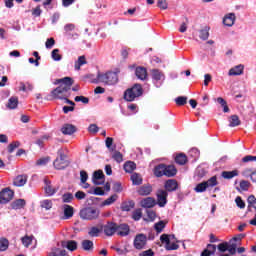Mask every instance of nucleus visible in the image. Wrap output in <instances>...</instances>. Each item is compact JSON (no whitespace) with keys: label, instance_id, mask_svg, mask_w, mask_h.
Wrapping results in <instances>:
<instances>
[{"label":"nucleus","instance_id":"nucleus-1","mask_svg":"<svg viewBox=\"0 0 256 256\" xmlns=\"http://www.w3.org/2000/svg\"><path fill=\"white\" fill-rule=\"evenodd\" d=\"M57 83H60L59 87L51 92L53 99H65V97H69L67 93L71 90L73 79H71V77H65L56 80V84Z\"/></svg>","mask_w":256,"mask_h":256},{"label":"nucleus","instance_id":"nucleus-2","mask_svg":"<svg viewBox=\"0 0 256 256\" xmlns=\"http://www.w3.org/2000/svg\"><path fill=\"white\" fill-rule=\"evenodd\" d=\"M143 95V88L139 84H135L132 88H129L124 93L125 101H135L137 97Z\"/></svg>","mask_w":256,"mask_h":256},{"label":"nucleus","instance_id":"nucleus-3","mask_svg":"<svg viewBox=\"0 0 256 256\" xmlns=\"http://www.w3.org/2000/svg\"><path fill=\"white\" fill-rule=\"evenodd\" d=\"M97 79L105 85H115L119 81V76L115 72L99 73Z\"/></svg>","mask_w":256,"mask_h":256},{"label":"nucleus","instance_id":"nucleus-4","mask_svg":"<svg viewBox=\"0 0 256 256\" xmlns=\"http://www.w3.org/2000/svg\"><path fill=\"white\" fill-rule=\"evenodd\" d=\"M99 215V209L93 207L84 208L80 211V217L85 221H93L95 219H99Z\"/></svg>","mask_w":256,"mask_h":256},{"label":"nucleus","instance_id":"nucleus-5","mask_svg":"<svg viewBox=\"0 0 256 256\" xmlns=\"http://www.w3.org/2000/svg\"><path fill=\"white\" fill-rule=\"evenodd\" d=\"M66 157L67 156H65L63 150H59L58 157L53 162L54 168L58 171H61L63 169H66V167H69V161H67Z\"/></svg>","mask_w":256,"mask_h":256},{"label":"nucleus","instance_id":"nucleus-6","mask_svg":"<svg viewBox=\"0 0 256 256\" xmlns=\"http://www.w3.org/2000/svg\"><path fill=\"white\" fill-rule=\"evenodd\" d=\"M147 245V236L145 234H138L134 238V247L135 249L141 250Z\"/></svg>","mask_w":256,"mask_h":256},{"label":"nucleus","instance_id":"nucleus-7","mask_svg":"<svg viewBox=\"0 0 256 256\" xmlns=\"http://www.w3.org/2000/svg\"><path fill=\"white\" fill-rule=\"evenodd\" d=\"M13 191L9 188H5L0 192V204L9 203L13 199Z\"/></svg>","mask_w":256,"mask_h":256},{"label":"nucleus","instance_id":"nucleus-8","mask_svg":"<svg viewBox=\"0 0 256 256\" xmlns=\"http://www.w3.org/2000/svg\"><path fill=\"white\" fill-rule=\"evenodd\" d=\"M92 183H94V185H103V183H105V174H103L102 170L93 173Z\"/></svg>","mask_w":256,"mask_h":256},{"label":"nucleus","instance_id":"nucleus-9","mask_svg":"<svg viewBox=\"0 0 256 256\" xmlns=\"http://www.w3.org/2000/svg\"><path fill=\"white\" fill-rule=\"evenodd\" d=\"M167 191L165 190H158L157 191V203L159 207H165L167 205Z\"/></svg>","mask_w":256,"mask_h":256},{"label":"nucleus","instance_id":"nucleus-10","mask_svg":"<svg viewBox=\"0 0 256 256\" xmlns=\"http://www.w3.org/2000/svg\"><path fill=\"white\" fill-rule=\"evenodd\" d=\"M103 229L107 237H112V235H115V233H117V224L109 222L108 224L104 225Z\"/></svg>","mask_w":256,"mask_h":256},{"label":"nucleus","instance_id":"nucleus-11","mask_svg":"<svg viewBox=\"0 0 256 256\" xmlns=\"http://www.w3.org/2000/svg\"><path fill=\"white\" fill-rule=\"evenodd\" d=\"M27 179L28 177L25 174L18 175L15 177L13 185H15V187H24L27 184Z\"/></svg>","mask_w":256,"mask_h":256},{"label":"nucleus","instance_id":"nucleus-12","mask_svg":"<svg viewBox=\"0 0 256 256\" xmlns=\"http://www.w3.org/2000/svg\"><path fill=\"white\" fill-rule=\"evenodd\" d=\"M130 231L131 230L129 228V225H127V224H120L119 226H117V229H116V233L120 237H127V235H129Z\"/></svg>","mask_w":256,"mask_h":256},{"label":"nucleus","instance_id":"nucleus-13","mask_svg":"<svg viewBox=\"0 0 256 256\" xmlns=\"http://www.w3.org/2000/svg\"><path fill=\"white\" fill-rule=\"evenodd\" d=\"M140 205L144 209H151V207H155V198L147 197L140 201Z\"/></svg>","mask_w":256,"mask_h":256},{"label":"nucleus","instance_id":"nucleus-14","mask_svg":"<svg viewBox=\"0 0 256 256\" xmlns=\"http://www.w3.org/2000/svg\"><path fill=\"white\" fill-rule=\"evenodd\" d=\"M245 69V66L239 64L233 68H231L228 72V75L230 77L237 76V75H243V71Z\"/></svg>","mask_w":256,"mask_h":256},{"label":"nucleus","instance_id":"nucleus-15","mask_svg":"<svg viewBox=\"0 0 256 256\" xmlns=\"http://www.w3.org/2000/svg\"><path fill=\"white\" fill-rule=\"evenodd\" d=\"M63 135H73L77 128L73 124H64L61 128Z\"/></svg>","mask_w":256,"mask_h":256},{"label":"nucleus","instance_id":"nucleus-16","mask_svg":"<svg viewBox=\"0 0 256 256\" xmlns=\"http://www.w3.org/2000/svg\"><path fill=\"white\" fill-rule=\"evenodd\" d=\"M135 75L141 81H145L147 79V69H145V67H137Z\"/></svg>","mask_w":256,"mask_h":256},{"label":"nucleus","instance_id":"nucleus-17","mask_svg":"<svg viewBox=\"0 0 256 256\" xmlns=\"http://www.w3.org/2000/svg\"><path fill=\"white\" fill-rule=\"evenodd\" d=\"M223 23L224 25H226V27H233V25H235V14H227L223 19Z\"/></svg>","mask_w":256,"mask_h":256},{"label":"nucleus","instance_id":"nucleus-18","mask_svg":"<svg viewBox=\"0 0 256 256\" xmlns=\"http://www.w3.org/2000/svg\"><path fill=\"white\" fill-rule=\"evenodd\" d=\"M164 175L166 177H175L177 175V168L173 165H165Z\"/></svg>","mask_w":256,"mask_h":256},{"label":"nucleus","instance_id":"nucleus-19","mask_svg":"<svg viewBox=\"0 0 256 256\" xmlns=\"http://www.w3.org/2000/svg\"><path fill=\"white\" fill-rule=\"evenodd\" d=\"M87 179H89V175L85 170L80 171V181L82 183L83 189H89L90 185L87 183Z\"/></svg>","mask_w":256,"mask_h":256},{"label":"nucleus","instance_id":"nucleus-20","mask_svg":"<svg viewBox=\"0 0 256 256\" xmlns=\"http://www.w3.org/2000/svg\"><path fill=\"white\" fill-rule=\"evenodd\" d=\"M177 187H179V184L176 182V180L170 179L165 183L166 191H177Z\"/></svg>","mask_w":256,"mask_h":256},{"label":"nucleus","instance_id":"nucleus-21","mask_svg":"<svg viewBox=\"0 0 256 256\" xmlns=\"http://www.w3.org/2000/svg\"><path fill=\"white\" fill-rule=\"evenodd\" d=\"M59 188L57 187H53V185L51 184V182L46 181V186H45V193L51 197L52 195H55L57 193V190Z\"/></svg>","mask_w":256,"mask_h":256},{"label":"nucleus","instance_id":"nucleus-22","mask_svg":"<svg viewBox=\"0 0 256 256\" xmlns=\"http://www.w3.org/2000/svg\"><path fill=\"white\" fill-rule=\"evenodd\" d=\"M63 211H64V219H71V217H73V214H74L73 206H69L65 204L63 206Z\"/></svg>","mask_w":256,"mask_h":256},{"label":"nucleus","instance_id":"nucleus-23","mask_svg":"<svg viewBox=\"0 0 256 256\" xmlns=\"http://www.w3.org/2000/svg\"><path fill=\"white\" fill-rule=\"evenodd\" d=\"M151 191H153V188L151 185H143L138 189V195L146 196L151 195Z\"/></svg>","mask_w":256,"mask_h":256},{"label":"nucleus","instance_id":"nucleus-24","mask_svg":"<svg viewBox=\"0 0 256 256\" xmlns=\"http://www.w3.org/2000/svg\"><path fill=\"white\" fill-rule=\"evenodd\" d=\"M117 199H119V196L117 194H113L112 196H110L108 199L104 200L101 204L100 207H107L109 205H113V203H115V201H117Z\"/></svg>","mask_w":256,"mask_h":256},{"label":"nucleus","instance_id":"nucleus-25","mask_svg":"<svg viewBox=\"0 0 256 256\" xmlns=\"http://www.w3.org/2000/svg\"><path fill=\"white\" fill-rule=\"evenodd\" d=\"M215 251H217V246L213 245V244H209L207 246V249H205L201 256H211V255H215Z\"/></svg>","mask_w":256,"mask_h":256},{"label":"nucleus","instance_id":"nucleus-26","mask_svg":"<svg viewBox=\"0 0 256 256\" xmlns=\"http://www.w3.org/2000/svg\"><path fill=\"white\" fill-rule=\"evenodd\" d=\"M17 105H19V98L17 96H12L8 100L7 108L8 109H17Z\"/></svg>","mask_w":256,"mask_h":256},{"label":"nucleus","instance_id":"nucleus-27","mask_svg":"<svg viewBox=\"0 0 256 256\" xmlns=\"http://www.w3.org/2000/svg\"><path fill=\"white\" fill-rule=\"evenodd\" d=\"M62 247H67L69 251H75L77 249V242L75 240L63 241Z\"/></svg>","mask_w":256,"mask_h":256},{"label":"nucleus","instance_id":"nucleus-28","mask_svg":"<svg viewBox=\"0 0 256 256\" xmlns=\"http://www.w3.org/2000/svg\"><path fill=\"white\" fill-rule=\"evenodd\" d=\"M238 175H239L238 170L223 171L222 172L223 179H233V177H237Z\"/></svg>","mask_w":256,"mask_h":256},{"label":"nucleus","instance_id":"nucleus-29","mask_svg":"<svg viewBox=\"0 0 256 256\" xmlns=\"http://www.w3.org/2000/svg\"><path fill=\"white\" fill-rule=\"evenodd\" d=\"M154 175L156 177H163L165 175V164H160L154 168Z\"/></svg>","mask_w":256,"mask_h":256},{"label":"nucleus","instance_id":"nucleus-30","mask_svg":"<svg viewBox=\"0 0 256 256\" xmlns=\"http://www.w3.org/2000/svg\"><path fill=\"white\" fill-rule=\"evenodd\" d=\"M135 169H137V165L135 164V162L128 161L124 164V171L126 173H133Z\"/></svg>","mask_w":256,"mask_h":256},{"label":"nucleus","instance_id":"nucleus-31","mask_svg":"<svg viewBox=\"0 0 256 256\" xmlns=\"http://www.w3.org/2000/svg\"><path fill=\"white\" fill-rule=\"evenodd\" d=\"M229 127H239L241 125V120H239V116L232 115L229 119Z\"/></svg>","mask_w":256,"mask_h":256},{"label":"nucleus","instance_id":"nucleus-32","mask_svg":"<svg viewBox=\"0 0 256 256\" xmlns=\"http://www.w3.org/2000/svg\"><path fill=\"white\" fill-rule=\"evenodd\" d=\"M151 73H152V78L155 81H163V79H165V75H163L161 71L157 69L152 70Z\"/></svg>","mask_w":256,"mask_h":256},{"label":"nucleus","instance_id":"nucleus-33","mask_svg":"<svg viewBox=\"0 0 256 256\" xmlns=\"http://www.w3.org/2000/svg\"><path fill=\"white\" fill-rule=\"evenodd\" d=\"M82 65H87V60L85 59V56H80L78 60L75 62L74 67L76 71H79Z\"/></svg>","mask_w":256,"mask_h":256},{"label":"nucleus","instance_id":"nucleus-34","mask_svg":"<svg viewBox=\"0 0 256 256\" xmlns=\"http://www.w3.org/2000/svg\"><path fill=\"white\" fill-rule=\"evenodd\" d=\"M175 162L178 165H185V163H187V155L183 153L178 154L175 158Z\"/></svg>","mask_w":256,"mask_h":256},{"label":"nucleus","instance_id":"nucleus-35","mask_svg":"<svg viewBox=\"0 0 256 256\" xmlns=\"http://www.w3.org/2000/svg\"><path fill=\"white\" fill-rule=\"evenodd\" d=\"M131 181L133 185H141V183H143V178L141 177V175L133 173L131 175Z\"/></svg>","mask_w":256,"mask_h":256},{"label":"nucleus","instance_id":"nucleus-36","mask_svg":"<svg viewBox=\"0 0 256 256\" xmlns=\"http://www.w3.org/2000/svg\"><path fill=\"white\" fill-rule=\"evenodd\" d=\"M249 187H251V182L247 180L240 181V188H237L238 191H249Z\"/></svg>","mask_w":256,"mask_h":256},{"label":"nucleus","instance_id":"nucleus-37","mask_svg":"<svg viewBox=\"0 0 256 256\" xmlns=\"http://www.w3.org/2000/svg\"><path fill=\"white\" fill-rule=\"evenodd\" d=\"M25 207V200L18 199L12 203V209H23Z\"/></svg>","mask_w":256,"mask_h":256},{"label":"nucleus","instance_id":"nucleus-38","mask_svg":"<svg viewBox=\"0 0 256 256\" xmlns=\"http://www.w3.org/2000/svg\"><path fill=\"white\" fill-rule=\"evenodd\" d=\"M205 185H206V189H209L210 187H215L217 185V176H213L210 179H208L207 181H204Z\"/></svg>","mask_w":256,"mask_h":256},{"label":"nucleus","instance_id":"nucleus-39","mask_svg":"<svg viewBox=\"0 0 256 256\" xmlns=\"http://www.w3.org/2000/svg\"><path fill=\"white\" fill-rule=\"evenodd\" d=\"M82 249H84V251H91L93 249V241L91 240L82 241Z\"/></svg>","mask_w":256,"mask_h":256},{"label":"nucleus","instance_id":"nucleus-40","mask_svg":"<svg viewBox=\"0 0 256 256\" xmlns=\"http://www.w3.org/2000/svg\"><path fill=\"white\" fill-rule=\"evenodd\" d=\"M194 191L196 193H205V191H207V186H206L205 182H201V183L197 184L196 187L194 188Z\"/></svg>","mask_w":256,"mask_h":256},{"label":"nucleus","instance_id":"nucleus-41","mask_svg":"<svg viewBox=\"0 0 256 256\" xmlns=\"http://www.w3.org/2000/svg\"><path fill=\"white\" fill-rule=\"evenodd\" d=\"M200 39H203V41H206V39H209V27H204L202 30H200Z\"/></svg>","mask_w":256,"mask_h":256},{"label":"nucleus","instance_id":"nucleus-42","mask_svg":"<svg viewBox=\"0 0 256 256\" xmlns=\"http://www.w3.org/2000/svg\"><path fill=\"white\" fill-rule=\"evenodd\" d=\"M101 233V229H99L98 227H92L90 228V230L88 231V235L90 237H99V234Z\"/></svg>","mask_w":256,"mask_h":256},{"label":"nucleus","instance_id":"nucleus-43","mask_svg":"<svg viewBox=\"0 0 256 256\" xmlns=\"http://www.w3.org/2000/svg\"><path fill=\"white\" fill-rule=\"evenodd\" d=\"M146 213H147V217L148 218H144V221H151V222H153L157 218V214L153 210H147Z\"/></svg>","mask_w":256,"mask_h":256},{"label":"nucleus","instance_id":"nucleus-44","mask_svg":"<svg viewBox=\"0 0 256 256\" xmlns=\"http://www.w3.org/2000/svg\"><path fill=\"white\" fill-rule=\"evenodd\" d=\"M154 229L157 233H162L163 229H165V222L159 221L154 225Z\"/></svg>","mask_w":256,"mask_h":256},{"label":"nucleus","instance_id":"nucleus-45","mask_svg":"<svg viewBox=\"0 0 256 256\" xmlns=\"http://www.w3.org/2000/svg\"><path fill=\"white\" fill-rule=\"evenodd\" d=\"M176 105L183 106L187 105V96H179L175 99Z\"/></svg>","mask_w":256,"mask_h":256},{"label":"nucleus","instance_id":"nucleus-46","mask_svg":"<svg viewBox=\"0 0 256 256\" xmlns=\"http://www.w3.org/2000/svg\"><path fill=\"white\" fill-rule=\"evenodd\" d=\"M142 217L143 212L141 211V209H136L132 214V219H134V221H139Z\"/></svg>","mask_w":256,"mask_h":256},{"label":"nucleus","instance_id":"nucleus-47","mask_svg":"<svg viewBox=\"0 0 256 256\" xmlns=\"http://www.w3.org/2000/svg\"><path fill=\"white\" fill-rule=\"evenodd\" d=\"M51 57L54 61H61L63 57L59 54V49H54L51 53Z\"/></svg>","mask_w":256,"mask_h":256},{"label":"nucleus","instance_id":"nucleus-48","mask_svg":"<svg viewBox=\"0 0 256 256\" xmlns=\"http://www.w3.org/2000/svg\"><path fill=\"white\" fill-rule=\"evenodd\" d=\"M41 207L49 211L53 207V202L51 200H44L41 202Z\"/></svg>","mask_w":256,"mask_h":256},{"label":"nucleus","instance_id":"nucleus-49","mask_svg":"<svg viewBox=\"0 0 256 256\" xmlns=\"http://www.w3.org/2000/svg\"><path fill=\"white\" fill-rule=\"evenodd\" d=\"M8 247L9 241H7L5 238L0 239V251H7Z\"/></svg>","mask_w":256,"mask_h":256},{"label":"nucleus","instance_id":"nucleus-50","mask_svg":"<svg viewBox=\"0 0 256 256\" xmlns=\"http://www.w3.org/2000/svg\"><path fill=\"white\" fill-rule=\"evenodd\" d=\"M157 7H159V9H162L163 11H165L166 9H168L169 4L166 2V0H158Z\"/></svg>","mask_w":256,"mask_h":256},{"label":"nucleus","instance_id":"nucleus-51","mask_svg":"<svg viewBox=\"0 0 256 256\" xmlns=\"http://www.w3.org/2000/svg\"><path fill=\"white\" fill-rule=\"evenodd\" d=\"M133 207H135V202L130 201V202L124 203V204L122 205V210H123V211H130V210L133 209Z\"/></svg>","mask_w":256,"mask_h":256},{"label":"nucleus","instance_id":"nucleus-52","mask_svg":"<svg viewBox=\"0 0 256 256\" xmlns=\"http://www.w3.org/2000/svg\"><path fill=\"white\" fill-rule=\"evenodd\" d=\"M52 252H54L57 256H65V255H67V251H65V249H61L59 247L53 248Z\"/></svg>","mask_w":256,"mask_h":256},{"label":"nucleus","instance_id":"nucleus-53","mask_svg":"<svg viewBox=\"0 0 256 256\" xmlns=\"http://www.w3.org/2000/svg\"><path fill=\"white\" fill-rule=\"evenodd\" d=\"M248 207H252L253 209H256V198L254 195H251L248 197Z\"/></svg>","mask_w":256,"mask_h":256},{"label":"nucleus","instance_id":"nucleus-54","mask_svg":"<svg viewBox=\"0 0 256 256\" xmlns=\"http://www.w3.org/2000/svg\"><path fill=\"white\" fill-rule=\"evenodd\" d=\"M62 201L63 203H71L73 201V194L71 193H66L62 196Z\"/></svg>","mask_w":256,"mask_h":256},{"label":"nucleus","instance_id":"nucleus-55","mask_svg":"<svg viewBox=\"0 0 256 256\" xmlns=\"http://www.w3.org/2000/svg\"><path fill=\"white\" fill-rule=\"evenodd\" d=\"M50 161H51V158H49V157H44V158H40L39 160H37L36 164H37V165H40V166H45V165H47Z\"/></svg>","mask_w":256,"mask_h":256},{"label":"nucleus","instance_id":"nucleus-56","mask_svg":"<svg viewBox=\"0 0 256 256\" xmlns=\"http://www.w3.org/2000/svg\"><path fill=\"white\" fill-rule=\"evenodd\" d=\"M74 101H76V103H84L85 105H87V103H89V98L85 97V96H76L74 98Z\"/></svg>","mask_w":256,"mask_h":256},{"label":"nucleus","instance_id":"nucleus-57","mask_svg":"<svg viewBox=\"0 0 256 256\" xmlns=\"http://www.w3.org/2000/svg\"><path fill=\"white\" fill-rule=\"evenodd\" d=\"M32 241H33V237L26 236V237L22 238V243H23L24 247H29V245L32 243Z\"/></svg>","mask_w":256,"mask_h":256},{"label":"nucleus","instance_id":"nucleus-58","mask_svg":"<svg viewBox=\"0 0 256 256\" xmlns=\"http://www.w3.org/2000/svg\"><path fill=\"white\" fill-rule=\"evenodd\" d=\"M160 241H161L162 243H165L166 246L171 243V240L169 239V235H167V234H162V235L160 236Z\"/></svg>","mask_w":256,"mask_h":256},{"label":"nucleus","instance_id":"nucleus-59","mask_svg":"<svg viewBox=\"0 0 256 256\" xmlns=\"http://www.w3.org/2000/svg\"><path fill=\"white\" fill-rule=\"evenodd\" d=\"M235 202L237 207H239L240 209H245V202L243 201V199H241V197H236Z\"/></svg>","mask_w":256,"mask_h":256},{"label":"nucleus","instance_id":"nucleus-60","mask_svg":"<svg viewBox=\"0 0 256 256\" xmlns=\"http://www.w3.org/2000/svg\"><path fill=\"white\" fill-rule=\"evenodd\" d=\"M112 157L117 161V163H121V161H123V154H121V152H114Z\"/></svg>","mask_w":256,"mask_h":256},{"label":"nucleus","instance_id":"nucleus-61","mask_svg":"<svg viewBox=\"0 0 256 256\" xmlns=\"http://www.w3.org/2000/svg\"><path fill=\"white\" fill-rule=\"evenodd\" d=\"M54 45H55V39H53V38L47 39V41L45 43L46 49H53Z\"/></svg>","mask_w":256,"mask_h":256},{"label":"nucleus","instance_id":"nucleus-62","mask_svg":"<svg viewBox=\"0 0 256 256\" xmlns=\"http://www.w3.org/2000/svg\"><path fill=\"white\" fill-rule=\"evenodd\" d=\"M229 249V244L227 243H220L218 245V251H220L221 253H225V251H227Z\"/></svg>","mask_w":256,"mask_h":256},{"label":"nucleus","instance_id":"nucleus-63","mask_svg":"<svg viewBox=\"0 0 256 256\" xmlns=\"http://www.w3.org/2000/svg\"><path fill=\"white\" fill-rule=\"evenodd\" d=\"M20 143L19 142H13L8 146V151L9 153H13L17 147H19Z\"/></svg>","mask_w":256,"mask_h":256},{"label":"nucleus","instance_id":"nucleus-64","mask_svg":"<svg viewBox=\"0 0 256 256\" xmlns=\"http://www.w3.org/2000/svg\"><path fill=\"white\" fill-rule=\"evenodd\" d=\"M139 256H155V252H153L152 249H148L146 251L140 252Z\"/></svg>","mask_w":256,"mask_h":256}]
</instances>
